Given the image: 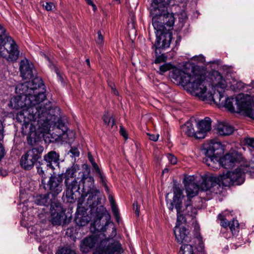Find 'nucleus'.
I'll return each mask as SVG.
<instances>
[{
    "mask_svg": "<svg viewBox=\"0 0 254 254\" xmlns=\"http://www.w3.org/2000/svg\"><path fill=\"white\" fill-rule=\"evenodd\" d=\"M43 85L41 79L36 77L24 82L16 88L19 95L12 98L10 106L13 109H21L16 116L17 120L23 123V127L34 137L39 132L43 134L46 141L53 142L66 135L69 142L74 133L68 131L65 124L53 115L52 104L46 99L43 92L37 90Z\"/></svg>",
    "mask_w": 254,
    "mask_h": 254,
    "instance_id": "nucleus-1",
    "label": "nucleus"
},
{
    "mask_svg": "<svg viewBox=\"0 0 254 254\" xmlns=\"http://www.w3.org/2000/svg\"><path fill=\"white\" fill-rule=\"evenodd\" d=\"M187 80L183 82L186 90L200 100L217 106L225 107L231 112L242 113L254 119V100L253 97L244 94L238 95L235 98H224L227 83L218 71H214L211 77V84L203 75L187 76Z\"/></svg>",
    "mask_w": 254,
    "mask_h": 254,
    "instance_id": "nucleus-2",
    "label": "nucleus"
},
{
    "mask_svg": "<svg viewBox=\"0 0 254 254\" xmlns=\"http://www.w3.org/2000/svg\"><path fill=\"white\" fill-rule=\"evenodd\" d=\"M160 11L156 8L151 11L152 25L155 30L156 40L153 47H155V53L158 49L168 48L172 39V33L170 31L173 28L175 17L173 13L159 14Z\"/></svg>",
    "mask_w": 254,
    "mask_h": 254,
    "instance_id": "nucleus-3",
    "label": "nucleus"
},
{
    "mask_svg": "<svg viewBox=\"0 0 254 254\" xmlns=\"http://www.w3.org/2000/svg\"><path fill=\"white\" fill-rule=\"evenodd\" d=\"M104 237V234L101 233L84 238L80 243V250L87 253L95 248L93 254H121L123 252L118 241L110 238L103 239Z\"/></svg>",
    "mask_w": 254,
    "mask_h": 254,
    "instance_id": "nucleus-4",
    "label": "nucleus"
},
{
    "mask_svg": "<svg viewBox=\"0 0 254 254\" xmlns=\"http://www.w3.org/2000/svg\"><path fill=\"white\" fill-rule=\"evenodd\" d=\"M84 198L83 194L78 199V206L75 213L74 221L76 224L79 226H84L87 225L92 218L94 219L101 218L102 214H100L98 210L99 207L96 208L97 203H91L92 205H89L86 203H84ZM105 208L103 206H100L99 210L100 211L104 210Z\"/></svg>",
    "mask_w": 254,
    "mask_h": 254,
    "instance_id": "nucleus-5",
    "label": "nucleus"
},
{
    "mask_svg": "<svg viewBox=\"0 0 254 254\" xmlns=\"http://www.w3.org/2000/svg\"><path fill=\"white\" fill-rule=\"evenodd\" d=\"M5 30L0 24V56L8 62L16 61L19 56V50L16 42L5 34Z\"/></svg>",
    "mask_w": 254,
    "mask_h": 254,
    "instance_id": "nucleus-6",
    "label": "nucleus"
},
{
    "mask_svg": "<svg viewBox=\"0 0 254 254\" xmlns=\"http://www.w3.org/2000/svg\"><path fill=\"white\" fill-rule=\"evenodd\" d=\"M79 165L73 164L67 168L63 174L65 187L64 194L66 197L67 201L70 202L74 201V193L80 190V185L77 181L79 179H77V177L76 178V174L79 173Z\"/></svg>",
    "mask_w": 254,
    "mask_h": 254,
    "instance_id": "nucleus-7",
    "label": "nucleus"
},
{
    "mask_svg": "<svg viewBox=\"0 0 254 254\" xmlns=\"http://www.w3.org/2000/svg\"><path fill=\"white\" fill-rule=\"evenodd\" d=\"M79 181L78 184L80 186H82L83 193L85 195L89 194L87 198V203L89 205H92L91 203H97L95 200L97 194L99 193V190H97L94 185V178L90 175L89 171L80 172L78 173Z\"/></svg>",
    "mask_w": 254,
    "mask_h": 254,
    "instance_id": "nucleus-8",
    "label": "nucleus"
},
{
    "mask_svg": "<svg viewBox=\"0 0 254 254\" xmlns=\"http://www.w3.org/2000/svg\"><path fill=\"white\" fill-rule=\"evenodd\" d=\"M172 70V78L177 83L181 84L184 88L186 90V89L184 86L185 84L183 81L186 79L187 80V76H191L194 74L201 75L198 72V71L194 70L193 68H188L186 67H183L182 68H177L174 67L173 65L171 63H165L160 66L159 72L161 74H163L165 72L170 70Z\"/></svg>",
    "mask_w": 254,
    "mask_h": 254,
    "instance_id": "nucleus-9",
    "label": "nucleus"
},
{
    "mask_svg": "<svg viewBox=\"0 0 254 254\" xmlns=\"http://www.w3.org/2000/svg\"><path fill=\"white\" fill-rule=\"evenodd\" d=\"M249 166L241 165L236 169L228 171L219 176L218 179L223 186L227 187L231 185H240L245 181V174L250 172Z\"/></svg>",
    "mask_w": 254,
    "mask_h": 254,
    "instance_id": "nucleus-10",
    "label": "nucleus"
},
{
    "mask_svg": "<svg viewBox=\"0 0 254 254\" xmlns=\"http://www.w3.org/2000/svg\"><path fill=\"white\" fill-rule=\"evenodd\" d=\"M43 147H34L27 151L23 155L20 160L21 166L25 170H30L40 158V154L43 152Z\"/></svg>",
    "mask_w": 254,
    "mask_h": 254,
    "instance_id": "nucleus-11",
    "label": "nucleus"
},
{
    "mask_svg": "<svg viewBox=\"0 0 254 254\" xmlns=\"http://www.w3.org/2000/svg\"><path fill=\"white\" fill-rule=\"evenodd\" d=\"M63 177L61 175H52L46 184H44L46 189H48L53 196L55 197L63 190Z\"/></svg>",
    "mask_w": 254,
    "mask_h": 254,
    "instance_id": "nucleus-12",
    "label": "nucleus"
},
{
    "mask_svg": "<svg viewBox=\"0 0 254 254\" xmlns=\"http://www.w3.org/2000/svg\"><path fill=\"white\" fill-rule=\"evenodd\" d=\"M54 205L52 204L50 208L49 220L53 225L59 226L65 219V213L60 203H55Z\"/></svg>",
    "mask_w": 254,
    "mask_h": 254,
    "instance_id": "nucleus-13",
    "label": "nucleus"
},
{
    "mask_svg": "<svg viewBox=\"0 0 254 254\" xmlns=\"http://www.w3.org/2000/svg\"><path fill=\"white\" fill-rule=\"evenodd\" d=\"M222 148L221 143L220 142H211L207 148L206 149L205 157L203 159V162L213 169H217L219 167V163H216V165L212 164L213 155L216 150Z\"/></svg>",
    "mask_w": 254,
    "mask_h": 254,
    "instance_id": "nucleus-14",
    "label": "nucleus"
},
{
    "mask_svg": "<svg viewBox=\"0 0 254 254\" xmlns=\"http://www.w3.org/2000/svg\"><path fill=\"white\" fill-rule=\"evenodd\" d=\"M173 201L175 204V208L177 212V223L180 226V223L185 222L186 220L183 214L181 213L182 201L184 196L182 190L178 187H175L173 189Z\"/></svg>",
    "mask_w": 254,
    "mask_h": 254,
    "instance_id": "nucleus-15",
    "label": "nucleus"
},
{
    "mask_svg": "<svg viewBox=\"0 0 254 254\" xmlns=\"http://www.w3.org/2000/svg\"><path fill=\"white\" fill-rule=\"evenodd\" d=\"M241 159V155L237 152H234L226 154L225 156L220 158L219 167L222 166L226 169H230L233 167L235 163L240 161Z\"/></svg>",
    "mask_w": 254,
    "mask_h": 254,
    "instance_id": "nucleus-16",
    "label": "nucleus"
},
{
    "mask_svg": "<svg viewBox=\"0 0 254 254\" xmlns=\"http://www.w3.org/2000/svg\"><path fill=\"white\" fill-rule=\"evenodd\" d=\"M211 121L208 117L205 118L203 120L199 121L197 123V130L196 131V138H204L207 132L210 130Z\"/></svg>",
    "mask_w": 254,
    "mask_h": 254,
    "instance_id": "nucleus-17",
    "label": "nucleus"
},
{
    "mask_svg": "<svg viewBox=\"0 0 254 254\" xmlns=\"http://www.w3.org/2000/svg\"><path fill=\"white\" fill-rule=\"evenodd\" d=\"M185 186L188 198L187 201H190V199L197 195L198 191L201 190L193 180L192 177H189L185 179Z\"/></svg>",
    "mask_w": 254,
    "mask_h": 254,
    "instance_id": "nucleus-18",
    "label": "nucleus"
},
{
    "mask_svg": "<svg viewBox=\"0 0 254 254\" xmlns=\"http://www.w3.org/2000/svg\"><path fill=\"white\" fill-rule=\"evenodd\" d=\"M174 233L178 243H188L191 241L189 230L184 226H178V224H176L174 229Z\"/></svg>",
    "mask_w": 254,
    "mask_h": 254,
    "instance_id": "nucleus-19",
    "label": "nucleus"
},
{
    "mask_svg": "<svg viewBox=\"0 0 254 254\" xmlns=\"http://www.w3.org/2000/svg\"><path fill=\"white\" fill-rule=\"evenodd\" d=\"M219 179V176L216 177L213 176H209L203 178L200 188V190L203 191L210 190L217 184H219V186L222 185L221 181L218 180Z\"/></svg>",
    "mask_w": 254,
    "mask_h": 254,
    "instance_id": "nucleus-20",
    "label": "nucleus"
},
{
    "mask_svg": "<svg viewBox=\"0 0 254 254\" xmlns=\"http://www.w3.org/2000/svg\"><path fill=\"white\" fill-rule=\"evenodd\" d=\"M194 242L196 244V248L200 253V254H205L204 245L202 241V237L199 232V226L196 222L193 223Z\"/></svg>",
    "mask_w": 254,
    "mask_h": 254,
    "instance_id": "nucleus-21",
    "label": "nucleus"
},
{
    "mask_svg": "<svg viewBox=\"0 0 254 254\" xmlns=\"http://www.w3.org/2000/svg\"><path fill=\"white\" fill-rule=\"evenodd\" d=\"M32 64L25 59L21 61L19 64V69L21 76L24 79H30L33 77Z\"/></svg>",
    "mask_w": 254,
    "mask_h": 254,
    "instance_id": "nucleus-22",
    "label": "nucleus"
},
{
    "mask_svg": "<svg viewBox=\"0 0 254 254\" xmlns=\"http://www.w3.org/2000/svg\"><path fill=\"white\" fill-rule=\"evenodd\" d=\"M59 154L54 151H51L44 156V160L47 167L54 169V165L57 166L59 164Z\"/></svg>",
    "mask_w": 254,
    "mask_h": 254,
    "instance_id": "nucleus-23",
    "label": "nucleus"
},
{
    "mask_svg": "<svg viewBox=\"0 0 254 254\" xmlns=\"http://www.w3.org/2000/svg\"><path fill=\"white\" fill-rule=\"evenodd\" d=\"M50 193H48L47 194L36 195L34 197V201L36 204L39 205L48 206L50 205V208H51L52 204L54 205L55 203L58 202L52 201V199L50 198Z\"/></svg>",
    "mask_w": 254,
    "mask_h": 254,
    "instance_id": "nucleus-24",
    "label": "nucleus"
},
{
    "mask_svg": "<svg viewBox=\"0 0 254 254\" xmlns=\"http://www.w3.org/2000/svg\"><path fill=\"white\" fill-rule=\"evenodd\" d=\"M216 130L220 135L231 134L234 131L233 127L227 122H219L216 126Z\"/></svg>",
    "mask_w": 254,
    "mask_h": 254,
    "instance_id": "nucleus-25",
    "label": "nucleus"
},
{
    "mask_svg": "<svg viewBox=\"0 0 254 254\" xmlns=\"http://www.w3.org/2000/svg\"><path fill=\"white\" fill-rule=\"evenodd\" d=\"M194 122L195 119L194 118L190 119L181 126V129L182 132L187 136L194 137L196 138V131H194L193 127V123Z\"/></svg>",
    "mask_w": 254,
    "mask_h": 254,
    "instance_id": "nucleus-26",
    "label": "nucleus"
},
{
    "mask_svg": "<svg viewBox=\"0 0 254 254\" xmlns=\"http://www.w3.org/2000/svg\"><path fill=\"white\" fill-rule=\"evenodd\" d=\"M150 15L151 11L153 8H156L160 11L159 14H164L169 13L167 10V7L162 3L160 2V0H153L151 4Z\"/></svg>",
    "mask_w": 254,
    "mask_h": 254,
    "instance_id": "nucleus-27",
    "label": "nucleus"
},
{
    "mask_svg": "<svg viewBox=\"0 0 254 254\" xmlns=\"http://www.w3.org/2000/svg\"><path fill=\"white\" fill-rule=\"evenodd\" d=\"M103 120L108 129H112L113 131L116 130L117 127L115 125L114 119L112 117L110 116L108 114H105L103 117Z\"/></svg>",
    "mask_w": 254,
    "mask_h": 254,
    "instance_id": "nucleus-28",
    "label": "nucleus"
},
{
    "mask_svg": "<svg viewBox=\"0 0 254 254\" xmlns=\"http://www.w3.org/2000/svg\"><path fill=\"white\" fill-rule=\"evenodd\" d=\"M179 254H193L192 246L189 244H184L181 248Z\"/></svg>",
    "mask_w": 254,
    "mask_h": 254,
    "instance_id": "nucleus-29",
    "label": "nucleus"
},
{
    "mask_svg": "<svg viewBox=\"0 0 254 254\" xmlns=\"http://www.w3.org/2000/svg\"><path fill=\"white\" fill-rule=\"evenodd\" d=\"M229 226L233 235H235L238 231L239 224L237 220L233 219L229 223Z\"/></svg>",
    "mask_w": 254,
    "mask_h": 254,
    "instance_id": "nucleus-30",
    "label": "nucleus"
},
{
    "mask_svg": "<svg viewBox=\"0 0 254 254\" xmlns=\"http://www.w3.org/2000/svg\"><path fill=\"white\" fill-rule=\"evenodd\" d=\"M56 254H76V253L70 247L66 246L59 249Z\"/></svg>",
    "mask_w": 254,
    "mask_h": 254,
    "instance_id": "nucleus-31",
    "label": "nucleus"
},
{
    "mask_svg": "<svg viewBox=\"0 0 254 254\" xmlns=\"http://www.w3.org/2000/svg\"><path fill=\"white\" fill-rule=\"evenodd\" d=\"M96 173L98 174L99 177L100 179V183L102 184V185L104 187L105 190L107 192H109V188L107 185L106 184V179L104 175L102 173L101 171L100 170V169H99V171H95Z\"/></svg>",
    "mask_w": 254,
    "mask_h": 254,
    "instance_id": "nucleus-32",
    "label": "nucleus"
},
{
    "mask_svg": "<svg viewBox=\"0 0 254 254\" xmlns=\"http://www.w3.org/2000/svg\"><path fill=\"white\" fill-rule=\"evenodd\" d=\"M186 209L187 210L188 215L192 217L195 216L197 213V209L191 206L190 204V201H187L186 204Z\"/></svg>",
    "mask_w": 254,
    "mask_h": 254,
    "instance_id": "nucleus-33",
    "label": "nucleus"
},
{
    "mask_svg": "<svg viewBox=\"0 0 254 254\" xmlns=\"http://www.w3.org/2000/svg\"><path fill=\"white\" fill-rule=\"evenodd\" d=\"M226 212H225L224 213L219 214L218 215V218L220 220V225L224 228H226L228 226H229V224L230 223L228 222V221L226 220Z\"/></svg>",
    "mask_w": 254,
    "mask_h": 254,
    "instance_id": "nucleus-34",
    "label": "nucleus"
},
{
    "mask_svg": "<svg viewBox=\"0 0 254 254\" xmlns=\"http://www.w3.org/2000/svg\"><path fill=\"white\" fill-rule=\"evenodd\" d=\"M244 83L241 81H234L231 87L235 91L243 90L244 88Z\"/></svg>",
    "mask_w": 254,
    "mask_h": 254,
    "instance_id": "nucleus-35",
    "label": "nucleus"
},
{
    "mask_svg": "<svg viewBox=\"0 0 254 254\" xmlns=\"http://www.w3.org/2000/svg\"><path fill=\"white\" fill-rule=\"evenodd\" d=\"M37 168L38 173L42 178H43L42 180V184H45L44 180L46 177V173L45 172V170L43 169V168L41 166H38L37 167Z\"/></svg>",
    "mask_w": 254,
    "mask_h": 254,
    "instance_id": "nucleus-36",
    "label": "nucleus"
},
{
    "mask_svg": "<svg viewBox=\"0 0 254 254\" xmlns=\"http://www.w3.org/2000/svg\"><path fill=\"white\" fill-rule=\"evenodd\" d=\"M156 59L155 60L154 63L155 64H160L161 63H162L163 62H165L166 60V57L164 56V55H159L157 56V53H156Z\"/></svg>",
    "mask_w": 254,
    "mask_h": 254,
    "instance_id": "nucleus-37",
    "label": "nucleus"
},
{
    "mask_svg": "<svg viewBox=\"0 0 254 254\" xmlns=\"http://www.w3.org/2000/svg\"><path fill=\"white\" fill-rule=\"evenodd\" d=\"M112 210L114 215L115 216L117 222L119 221V213L118 209L117 206L116 205L111 206Z\"/></svg>",
    "mask_w": 254,
    "mask_h": 254,
    "instance_id": "nucleus-38",
    "label": "nucleus"
},
{
    "mask_svg": "<svg viewBox=\"0 0 254 254\" xmlns=\"http://www.w3.org/2000/svg\"><path fill=\"white\" fill-rule=\"evenodd\" d=\"M88 159L92 164V165L95 171H99V167L98 165L95 162L93 157L91 156L90 153H88Z\"/></svg>",
    "mask_w": 254,
    "mask_h": 254,
    "instance_id": "nucleus-39",
    "label": "nucleus"
},
{
    "mask_svg": "<svg viewBox=\"0 0 254 254\" xmlns=\"http://www.w3.org/2000/svg\"><path fill=\"white\" fill-rule=\"evenodd\" d=\"M98 38H97L96 41L98 45H102L103 43V36H102L101 31H98L97 33Z\"/></svg>",
    "mask_w": 254,
    "mask_h": 254,
    "instance_id": "nucleus-40",
    "label": "nucleus"
},
{
    "mask_svg": "<svg viewBox=\"0 0 254 254\" xmlns=\"http://www.w3.org/2000/svg\"><path fill=\"white\" fill-rule=\"evenodd\" d=\"M149 137V139L151 140L156 141L158 140L159 135L158 134H151L150 133H146Z\"/></svg>",
    "mask_w": 254,
    "mask_h": 254,
    "instance_id": "nucleus-41",
    "label": "nucleus"
},
{
    "mask_svg": "<svg viewBox=\"0 0 254 254\" xmlns=\"http://www.w3.org/2000/svg\"><path fill=\"white\" fill-rule=\"evenodd\" d=\"M167 158L169 162L173 165L177 163V160L176 157L172 154H168Z\"/></svg>",
    "mask_w": 254,
    "mask_h": 254,
    "instance_id": "nucleus-42",
    "label": "nucleus"
},
{
    "mask_svg": "<svg viewBox=\"0 0 254 254\" xmlns=\"http://www.w3.org/2000/svg\"><path fill=\"white\" fill-rule=\"evenodd\" d=\"M43 6L44 7L45 9L48 11L52 10L53 7L54 6L53 3L51 2L43 3Z\"/></svg>",
    "mask_w": 254,
    "mask_h": 254,
    "instance_id": "nucleus-43",
    "label": "nucleus"
},
{
    "mask_svg": "<svg viewBox=\"0 0 254 254\" xmlns=\"http://www.w3.org/2000/svg\"><path fill=\"white\" fill-rule=\"evenodd\" d=\"M246 143L248 146L254 149V138H249L246 139Z\"/></svg>",
    "mask_w": 254,
    "mask_h": 254,
    "instance_id": "nucleus-44",
    "label": "nucleus"
},
{
    "mask_svg": "<svg viewBox=\"0 0 254 254\" xmlns=\"http://www.w3.org/2000/svg\"><path fill=\"white\" fill-rule=\"evenodd\" d=\"M193 59L194 61H197L202 63L205 61L204 57L201 55L193 57Z\"/></svg>",
    "mask_w": 254,
    "mask_h": 254,
    "instance_id": "nucleus-45",
    "label": "nucleus"
},
{
    "mask_svg": "<svg viewBox=\"0 0 254 254\" xmlns=\"http://www.w3.org/2000/svg\"><path fill=\"white\" fill-rule=\"evenodd\" d=\"M133 209L135 211V213L136 215L138 216L139 214V206L138 205L137 202H134L133 204Z\"/></svg>",
    "mask_w": 254,
    "mask_h": 254,
    "instance_id": "nucleus-46",
    "label": "nucleus"
},
{
    "mask_svg": "<svg viewBox=\"0 0 254 254\" xmlns=\"http://www.w3.org/2000/svg\"><path fill=\"white\" fill-rule=\"evenodd\" d=\"M107 193L108 194V199L110 202L111 205L113 206L116 205L115 201L114 199L113 195L110 193L109 191L107 192Z\"/></svg>",
    "mask_w": 254,
    "mask_h": 254,
    "instance_id": "nucleus-47",
    "label": "nucleus"
},
{
    "mask_svg": "<svg viewBox=\"0 0 254 254\" xmlns=\"http://www.w3.org/2000/svg\"><path fill=\"white\" fill-rule=\"evenodd\" d=\"M181 16H179V20L182 22L185 21L187 19V15L185 11L182 12L181 13Z\"/></svg>",
    "mask_w": 254,
    "mask_h": 254,
    "instance_id": "nucleus-48",
    "label": "nucleus"
},
{
    "mask_svg": "<svg viewBox=\"0 0 254 254\" xmlns=\"http://www.w3.org/2000/svg\"><path fill=\"white\" fill-rule=\"evenodd\" d=\"M120 132L121 134L125 138H127V135L126 130L122 127H121Z\"/></svg>",
    "mask_w": 254,
    "mask_h": 254,
    "instance_id": "nucleus-49",
    "label": "nucleus"
},
{
    "mask_svg": "<svg viewBox=\"0 0 254 254\" xmlns=\"http://www.w3.org/2000/svg\"><path fill=\"white\" fill-rule=\"evenodd\" d=\"M3 126L1 120H0V140H1L3 137Z\"/></svg>",
    "mask_w": 254,
    "mask_h": 254,
    "instance_id": "nucleus-50",
    "label": "nucleus"
},
{
    "mask_svg": "<svg viewBox=\"0 0 254 254\" xmlns=\"http://www.w3.org/2000/svg\"><path fill=\"white\" fill-rule=\"evenodd\" d=\"M4 155V150L2 145L0 143V160Z\"/></svg>",
    "mask_w": 254,
    "mask_h": 254,
    "instance_id": "nucleus-51",
    "label": "nucleus"
},
{
    "mask_svg": "<svg viewBox=\"0 0 254 254\" xmlns=\"http://www.w3.org/2000/svg\"><path fill=\"white\" fill-rule=\"evenodd\" d=\"M88 4L92 6L93 10L95 11L97 9V7L95 4L91 0H85Z\"/></svg>",
    "mask_w": 254,
    "mask_h": 254,
    "instance_id": "nucleus-52",
    "label": "nucleus"
},
{
    "mask_svg": "<svg viewBox=\"0 0 254 254\" xmlns=\"http://www.w3.org/2000/svg\"><path fill=\"white\" fill-rule=\"evenodd\" d=\"M213 161H212V164L216 165V163H219L220 162V158H219L218 157L216 156L214 154L213 155Z\"/></svg>",
    "mask_w": 254,
    "mask_h": 254,
    "instance_id": "nucleus-53",
    "label": "nucleus"
},
{
    "mask_svg": "<svg viewBox=\"0 0 254 254\" xmlns=\"http://www.w3.org/2000/svg\"><path fill=\"white\" fill-rule=\"evenodd\" d=\"M70 152L74 156H78L79 155V152L77 149H72Z\"/></svg>",
    "mask_w": 254,
    "mask_h": 254,
    "instance_id": "nucleus-54",
    "label": "nucleus"
},
{
    "mask_svg": "<svg viewBox=\"0 0 254 254\" xmlns=\"http://www.w3.org/2000/svg\"><path fill=\"white\" fill-rule=\"evenodd\" d=\"M110 86L111 88L112 93L115 95H118V92L114 87V85L113 84H111V85H110Z\"/></svg>",
    "mask_w": 254,
    "mask_h": 254,
    "instance_id": "nucleus-55",
    "label": "nucleus"
},
{
    "mask_svg": "<svg viewBox=\"0 0 254 254\" xmlns=\"http://www.w3.org/2000/svg\"><path fill=\"white\" fill-rule=\"evenodd\" d=\"M0 175L2 176H5L7 175V172L3 170H0Z\"/></svg>",
    "mask_w": 254,
    "mask_h": 254,
    "instance_id": "nucleus-56",
    "label": "nucleus"
},
{
    "mask_svg": "<svg viewBox=\"0 0 254 254\" xmlns=\"http://www.w3.org/2000/svg\"><path fill=\"white\" fill-rule=\"evenodd\" d=\"M55 71L56 73H57L58 77H59L60 78H61V76L60 74V71L57 67H55Z\"/></svg>",
    "mask_w": 254,
    "mask_h": 254,
    "instance_id": "nucleus-57",
    "label": "nucleus"
},
{
    "mask_svg": "<svg viewBox=\"0 0 254 254\" xmlns=\"http://www.w3.org/2000/svg\"><path fill=\"white\" fill-rule=\"evenodd\" d=\"M174 205L175 206V203H174V201H173L172 202H171L170 204V205L169 206V209L170 210H173V208H174Z\"/></svg>",
    "mask_w": 254,
    "mask_h": 254,
    "instance_id": "nucleus-58",
    "label": "nucleus"
},
{
    "mask_svg": "<svg viewBox=\"0 0 254 254\" xmlns=\"http://www.w3.org/2000/svg\"><path fill=\"white\" fill-rule=\"evenodd\" d=\"M86 62L87 63V65L89 66H90V61L89 59H87L86 60Z\"/></svg>",
    "mask_w": 254,
    "mask_h": 254,
    "instance_id": "nucleus-59",
    "label": "nucleus"
},
{
    "mask_svg": "<svg viewBox=\"0 0 254 254\" xmlns=\"http://www.w3.org/2000/svg\"><path fill=\"white\" fill-rule=\"evenodd\" d=\"M168 171V169H165L163 171V173H165L166 172H167Z\"/></svg>",
    "mask_w": 254,
    "mask_h": 254,
    "instance_id": "nucleus-60",
    "label": "nucleus"
},
{
    "mask_svg": "<svg viewBox=\"0 0 254 254\" xmlns=\"http://www.w3.org/2000/svg\"><path fill=\"white\" fill-rule=\"evenodd\" d=\"M113 232L114 233V235H115L116 229L114 228H113Z\"/></svg>",
    "mask_w": 254,
    "mask_h": 254,
    "instance_id": "nucleus-61",
    "label": "nucleus"
},
{
    "mask_svg": "<svg viewBox=\"0 0 254 254\" xmlns=\"http://www.w3.org/2000/svg\"><path fill=\"white\" fill-rule=\"evenodd\" d=\"M23 210H24V209H26V207H25V209H24V207H25V203H25V201H24L23 202Z\"/></svg>",
    "mask_w": 254,
    "mask_h": 254,
    "instance_id": "nucleus-62",
    "label": "nucleus"
},
{
    "mask_svg": "<svg viewBox=\"0 0 254 254\" xmlns=\"http://www.w3.org/2000/svg\"><path fill=\"white\" fill-rule=\"evenodd\" d=\"M22 195H21V194H20V198L21 199L22 197Z\"/></svg>",
    "mask_w": 254,
    "mask_h": 254,
    "instance_id": "nucleus-63",
    "label": "nucleus"
},
{
    "mask_svg": "<svg viewBox=\"0 0 254 254\" xmlns=\"http://www.w3.org/2000/svg\"><path fill=\"white\" fill-rule=\"evenodd\" d=\"M116 0L118 1L119 2H120V0Z\"/></svg>",
    "mask_w": 254,
    "mask_h": 254,
    "instance_id": "nucleus-64",
    "label": "nucleus"
}]
</instances>
